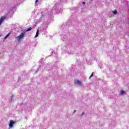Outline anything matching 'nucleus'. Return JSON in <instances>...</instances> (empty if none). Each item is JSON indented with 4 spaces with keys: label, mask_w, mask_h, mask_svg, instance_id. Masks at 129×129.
Segmentation results:
<instances>
[{
    "label": "nucleus",
    "mask_w": 129,
    "mask_h": 129,
    "mask_svg": "<svg viewBox=\"0 0 129 129\" xmlns=\"http://www.w3.org/2000/svg\"><path fill=\"white\" fill-rule=\"evenodd\" d=\"M83 5H85V2H83Z\"/></svg>",
    "instance_id": "obj_12"
},
{
    "label": "nucleus",
    "mask_w": 129,
    "mask_h": 129,
    "mask_svg": "<svg viewBox=\"0 0 129 129\" xmlns=\"http://www.w3.org/2000/svg\"><path fill=\"white\" fill-rule=\"evenodd\" d=\"M24 34H23V33H21V34L17 38V40H18V41H20V40H22V39H23V38H24Z\"/></svg>",
    "instance_id": "obj_1"
},
{
    "label": "nucleus",
    "mask_w": 129,
    "mask_h": 129,
    "mask_svg": "<svg viewBox=\"0 0 129 129\" xmlns=\"http://www.w3.org/2000/svg\"><path fill=\"white\" fill-rule=\"evenodd\" d=\"M123 94H125V92L123 90L120 91V95H123Z\"/></svg>",
    "instance_id": "obj_6"
},
{
    "label": "nucleus",
    "mask_w": 129,
    "mask_h": 129,
    "mask_svg": "<svg viewBox=\"0 0 129 129\" xmlns=\"http://www.w3.org/2000/svg\"><path fill=\"white\" fill-rule=\"evenodd\" d=\"M76 84L78 85H82V82H81V81H78L76 82Z\"/></svg>",
    "instance_id": "obj_4"
},
{
    "label": "nucleus",
    "mask_w": 129,
    "mask_h": 129,
    "mask_svg": "<svg viewBox=\"0 0 129 129\" xmlns=\"http://www.w3.org/2000/svg\"><path fill=\"white\" fill-rule=\"evenodd\" d=\"M93 76V73H92L91 75V76H90L89 78H91V77H92Z\"/></svg>",
    "instance_id": "obj_10"
},
{
    "label": "nucleus",
    "mask_w": 129,
    "mask_h": 129,
    "mask_svg": "<svg viewBox=\"0 0 129 129\" xmlns=\"http://www.w3.org/2000/svg\"><path fill=\"white\" fill-rule=\"evenodd\" d=\"M10 35H11V33H9L4 38V40H6V39H8L9 37H10Z\"/></svg>",
    "instance_id": "obj_5"
},
{
    "label": "nucleus",
    "mask_w": 129,
    "mask_h": 129,
    "mask_svg": "<svg viewBox=\"0 0 129 129\" xmlns=\"http://www.w3.org/2000/svg\"><path fill=\"white\" fill-rule=\"evenodd\" d=\"M0 37H2V35H0Z\"/></svg>",
    "instance_id": "obj_16"
},
{
    "label": "nucleus",
    "mask_w": 129,
    "mask_h": 129,
    "mask_svg": "<svg viewBox=\"0 0 129 129\" xmlns=\"http://www.w3.org/2000/svg\"><path fill=\"white\" fill-rule=\"evenodd\" d=\"M5 19H6V17L5 16H3L1 18V19H0V26H1V25H2V24H3V22H4V21H5Z\"/></svg>",
    "instance_id": "obj_2"
},
{
    "label": "nucleus",
    "mask_w": 129,
    "mask_h": 129,
    "mask_svg": "<svg viewBox=\"0 0 129 129\" xmlns=\"http://www.w3.org/2000/svg\"><path fill=\"white\" fill-rule=\"evenodd\" d=\"M32 30V28L31 27L29 28L26 30V32H29Z\"/></svg>",
    "instance_id": "obj_8"
},
{
    "label": "nucleus",
    "mask_w": 129,
    "mask_h": 129,
    "mask_svg": "<svg viewBox=\"0 0 129 129\" xmlns=\"http://www.w3.org/2000/svg\"><path fill=\"white\" fill-rule=\"evenodd\" d=\"M113 14L116 15V14H117V11L116 10H114V11H113Z\"/></svg>",
    "instance_id": "obj_9"
},
{
    "label": "nucleus",
    "mask_w": 129,
    "mask_h": 129,
    "mask_svg": "<svg viewBox=\"0 0 129 129\" xmlns=\"http://www.w3.org/2000/svg\"><path fill=\"white\" fill-rule=\"evenodd\" d=\"M83 114H84V112L82 113V115H83Z\"/></svg>",
    "instance_id": "obj_13"
},
{
    "label": "nucleus",
    "mask_w": 129,
    "mask_h": 129,
    "mask_svg": "<svg viewBox=\"0 0 129 129\" xmlns=\"http://www.w3.org/2000/svg\"><path fill=\"white\" fill-rule=\"evenodd\" d=\"M12 97H14V95H12Z\"/></svg>",
    "instance_id": "obj_15"
},
{
    "label": "nucleus",
    "mask_w": 129,
    "mask_h": 129,
    "mask_svg": "<svg viewBox=\"0 0 129 129\" xmlns=\"http://www.w3.org/2000/svg\"><path fill=\"white\" fill-rule=\"evenodd\" d=\"M38 1H39V0H36V1H35V4H37Z\"/></svg>",
    "instance_id": "obj_11"
},
{
    "label": "nucleus",
    "mask_w": 129,
    "mask_h": 129,
    "mask_svg": "<svg viewBox=\"0 0 129 129\" xmlns=\"http://www.w3.org/2000/svg\"><path fill=\"white\" fill-rule=\"evenodd\" d=\"M14 124H15V122L13 121V120H11L10 121V123H9L10 127H13V126H14Z\"/></svg>",
    "instance_id": "obj_3"
},
{
    "label": "nucleus",
    "mask_w": 129,
    "mask_h": 129,
    "mask_svg": "<svg viewBox=\"0 0 129 129\" xmlns=\"http://www.w3.org/2000/svg\"><path fill=\"white\" fill-rule=\"evenodd\" d=\"M74 112H76V110H75Z\"/></svg>",
    "instance_id": "obj_14"
},
{
    "label": "nucleus",
    "mask_w": 129,
    "mask_h": 129,
    "mask_svg": "<svg viewBox=\"0 0 129 129\" xmlns=\"http://www.w3.org/2000/svg\"><path fill=\"white\" fill-rule=\"evenodd\" d=\"M38 36H39V30H37V32H36V34L35 35V38H37V37H38Z\"/></svg>",
    "instance_id": "obj_7"
}]
</instances>
